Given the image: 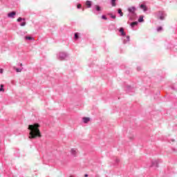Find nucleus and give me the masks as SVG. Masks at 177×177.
<instances>
[{
  "instance_id": "obj_1",
  "label": "nucleus",
  "mask_w": 177,
  "mask_h": 177,
  "mask_svg": "<svg viewBox=\"0 0 177 177\" xmlns=\"http://www.w3.org/2000/svg\"><path fill=\"white\" fill-rule=\"evenodd\" d=\"M41 125L38 123H35L33 124H29L28 129L30 131L29 139H36V138H42V134H41V131L39 127Z\"/></svg>"
},
{
  "instance_id": "obj_2",
  "label": "nucleus",
  "mask_w": 177,
  "mask_h": 177,
  "mask_svg": "<svg viewBox=\"0 0 177 177\" xmlns=\"http://www.w3.org/2000/svg\"><path fill=\"white\" fill-rule=\"evenodd\" d=\"M128 11L129 12V13H132L133 15L135 14V12H136V8H135L134 6L130 7L128 8Z\"/></svg>"
},
{
  "instance_id": "obj_3",
  "label": "nucleus",
  "mask_w": 177,
  "mask_h": 177,
  "mask_svg": "<svg viewBox=\"0 0 177 177\" xmlns=\"http://www.w3.org/2000/svg\"><path fill=\"white\" fill-rule=\"evenodd\" d=\"M16 16V12H12L8 14V17L13 18Z\"/></svg>"
},
{
  "instance_id": "obj_4",
  "label": "nucleus",
  "mask_w": 177,
  "mask_h": 177,
  "mask_svg": "<svg viewBox=\"0 0 177 177\" xmlns=\"http://www.w3.org/2000/svg\"><path fill=\"white\" fill-rule=\"evenodd\" d=\"M71 153L73 156H77V149H75V148L71 149Z\"/></svg>"
},
{
  "instance_id": "obj_5",
  "label": "nucleus",
  "mask_w": 177,
  "mask_h": 177,
  "mask_svg": "<svg viewBox=\"0 0 177 177\" xmlns=\"http://www.w3.org/2000/svg\"><path fill=\"white\" fill-rule=\"evenodd\" d=\"M89 121H91V118H83V122H84V124H88V122H89Z\"/></svg>"
},
{
  "instance_id": "obj_6",
  "label": "nucleus",
  "mask_w": 177,
  "mask_h": 177,
  "mask_svg": "<svg viewBox=\"0 0 177 177\" xmlns=\"http://www.w3.org/2000/svg\"><path fill=\"white\" fill-rule=\"evenodd\" d=\"M86 5L88 8H91V6H92V2L91 1H86Z\"/></svg>"
},
{
  "instance_id": "obj_7",
  "label": "nucleus",
  "mask_w": 177,
  "mask_h": 177,
  "mask_svg": "<svg viewBox=\"0 0 177 177\" xmlns=\"http://www.w3.org/2000/svg\"><path fill=\"white\" fill-rule=\"evenodd\" d=\"M140 8H141V9H143V10H144L145 12H146V10H147V8L146 7V6H145V5H143V4H141V5H140Z\"/></svg>"
},
{
  "instance_id": "obj_8",
  "label": "nucleus",
  "mask_w": 177,
  "mask_h": 177,
  "mask_svg": "<svg viewBox=\"0 0 177 177\" xmlns=\"http://www.w3.org/2000/svg\"><path fill=\"white\" fill-rule=\"evenodd\" d=\"M120 32H121V34L123 37H124V35H126L125 32H124V28H120Z\"/></svg>"
},
{
  "instance_id": "obj_9",
  "label": "nucleus",
  "mask_w": 177,
  "mask_h": 177,
  "mask_svg": "<svg viewBox=\"0 0 177 177\" xmlns=\"http://www.w3.org/2000/svg\"><path fill=\"white\" fill-rule=\"evenodd\" d=\"M115 1L116 0H111V6L113 7L117 6V4L115 3Z\"/></svg>"
},
{
  "instance_id": "obj_10",
  "label": "nucleus",
  "mask_w": 177,
  "mask_h": 177,
  "mask_svg": "<svg viewBox=\"0 0 177 177\" xmlns=\"http://www.w3.org/2000/svg\"><path fill=\"white\" fill-rule=\"evenodd\" d=\"M137 25H138L137 21H134L131 24V27H135V26H137Z\"/></svg>"
},
{
  "instance_id": "obj_11",
  "label": "nucleus",
  "mask_w": 177,
  "mask_h": 177,
  "mask_svg": "<svg viewBox=\"0 0 177 177\" xmlns=\"http://www.w3.org/2000/svg\"><path fill=\"white\" fill-rule=\"evenodd\" d=\"M0 92H5V89L3 88V84H1Z\"/></svg>"
},
{
  "instance_id": "obj_12",
  "label": "nucleus",
  "mask_w": 177,
  "mask_h": 177,
  "mask_svg": "<svg viewBox=\"0 0 177 177\" xmlns=\"http://www.w3.org/2000/svg\"><path fill=\"white\" fill-rule=\"evenodd\" d=\"M118 12L121 17L124 16V13H122V10L121 9H119Z\"/></svg>"
},
{
  "instance_id": "obj_13",
  "label": "nucleus",
  "mask_w": 177,
  "mask_h": 177,
  "mask_svg": "<svg viewBox=\"0 0 177 177\" xmlns=\"http://www.w3.org/2000/svg\"><path fill=\"white\" fill-rule=\"evenodd\" d=\"M138 21L139 23H142V21H144L143 16L140 17V18L138 19Z\"/></svg>"
},
{
  "instance_id": "obj_14",
  "label": "nucleus",
  "mask_w": 177,
  "mask_h": 177,
  "mask_svg": "<svg viewBox=\"0 0 177 177\" xmlns=\"http://www.w3.org/2000/svg\"><path fill=\"white\" fill-rule=\"evenodd\" d=\"M157 31H158V32H160V31H162V27L159 26V27L157 28Z\"/></svg>"
},
{
  "instance_id": "obj_15",
  "label": "nucleus",
  "mask_w": 177,
  "mask_h": 177,
  "mask_svg": "<svg viewBox=\"0 0 177 177\" xmlns=\"http://www.w3.org/2000/svg\"><path fill=\"white\" fill-rule=\"evenodd\" d=\"M15 70H16L17 73H21V69H20V68H17Z\"/></svg>"
},
{
  "instance_id": "obj_16",
  "label": "nucleus",
  "mask_w": 177,
  "mask_h": 177,
  "mask_svg": "<svg viewBox=\"0 0 177 177\" xmlns=\"http://www.w3.org/2000/svg\"><path fill=\"white\" fill-rule=\"evenodd\" d=\"M75 39H78V33L75 34Z\"/></svg>"
},
{
  "instance_id": "obj_17",
  "label": "nucleus",
  "mask_w": 177,
  "mask_h": 177,
  "mask_svg": "<svg viewBox=\"0 0 177 177\" xmlns=\"http://www.w3.org/2000/svg\"><path fill=\"white\" fill-rule=\"evenodd\" d=\"M26 39L31 40V39H32V37H26Z\"/></svg>"
},
{
  "instance_id": "obj_18",
  "label": "nucleus",
  "mask_w": 177,
  "mask_h": 177,
  "mask_svg": "<svg viewBox=\"0 0 177 177\" xmlns=\"http://www.w3.org/2000/svg\"><path fill=\"white\" fill-rule=\"evenodd\" d=\"M22 20H23V19L21 17H19L17 21L19 22Z\"/></svg>"
},
{
  "instance_id": "obj_19",
  "label": "nucleus",
  "mask_w": 177,
  "mask_h": 177,
  "mask_svg": "<svg viewBox=\"0 0 177 177\" xmlns=\"http://www.w3.org/2000/svg\"><path fill=\"white\" fill-rule=\"evenodd\" d=\"M111 19H115V15H113L112 14L110 15Z\"/></svg>"
},
{
  "instance_id": "obj_20",
  "label": "nucleus",
  "mask_w": 177,
  "mask_h": 177,
  "mask_svg": "<svg viewBox=\"0 0 177 177\" xmlns=\"http://www.w3.org/2000/svg\"><path fill=\"white\" fill-rule=\"evenodd\" d=\"M102 19H104V20H107V17H106V16L104 15L102 17Z\"/></svg>"
},
{
  "instance_id": "obj_21",
  "label": "nucleus",
  "mask_w": 177,
  "mask_h": 177,
  "mask_svg": "<svg viewBox=\"0 0 177 177\" xmlns=\"http://www.w3.org/2000/svg\"><path fill=\"white\" fill-rule=\"evenodd\" d=\"M21 26L22 27H24V26H26V22H22V23L21 24Z\"/></svg>"
},
{
  "instance_id": "obj_22",
  "label": "nucleus",
  "mask_w": 177,
  "mask_h": 177,
  "mask_svg": "<svg viewBox=\"0 0 177 177\" xmlns=\"http://www.w3.org/2000/svg\"><path fill=\"white\" fill-rule=\"evenodd\" d=\"M96 10H98V11L100 10V7L99 6H96Z\"/></svg>"
},
{
  "instance_id": "obj_23",
  "label": "nucleus",
  "mask_w": 177,
  "mask_h": 177,
  "mask_svg": "<svg viewBox=\"0 0 177 177\" xmlns=\"http://www.w3.org/2000/svg\"><path fill=\"white\" fill-rule=\"evenodd\" d=\"M81 8H82L81 4H78V5H77V9H81Z\"/></svg>"
},
{
  "instance_id": "obj_24",
  "label": "nucleus",
  "mask_w": 177,
  "mask_h": 177,
  "mask_svg": "<svg viewBox=\"0 0 177 177\" xmlns=\"http://www.w3.org/2000/svg\"><path fill=\"white\" fill-rule=\"evenodd\" d=\"M160 20H164V17L163 16H160Z\"/></svg>"
},
{
  "instance_id": "obj_25",
  "label": "nucleus",
  "mask_w": 177,
  "mask_h": 177,
  "mask_svg": "<svg viewBox=\"0 0 177 177\" xmlns=\"http://www.w3.org/2000/svg\"><path fill=\"white\" fill-rule=\"evenodd\" d=\"M0 73L2 74L3 73V69H0Z\"/></svg>"
},
{
  "instance_id": "obj_26",
  "label": "nucleus",
  "mask_w": 177,
  "mask_h": 177,
  "mask_svg": "<svg viewBox=\"0 0 177 177\" xmlns=\"http://www.w3.org/2000/svg\"><path fill=\"white\" fill-rule=\"evenodd\" d=\"M84 176H85V177H88V174H85Z\"/></svg>"
},
{
  "instance_id": "obj_27",
  "label": "nucleus",
  "mask_w": 177,
  "mask_h": 177,
  "mask_svg": "<svg viewBox=\"0 0 177 177\" xmlns=\"http://www.w3.org/2000/svg\"><path fill=\"white\" fill-rule=\"evenodd\" d=\"M128 39H129V36H127Z\"/></svg>"
},
{
  "instance_id": "obj_28",
  "label": "nucleus",
  "mask_w": 177,
  "mask_h": 177,
  "mask_svg": "<svg viewBox=\"0 0 177 177\" xmlns=\"http://www.w3.org/2000/svg\"><path fill=\"white\" fill-rule=\"evenodd\" d=\"M20 66H23V64H21Z\"/></svg>"
}]
</instances>
